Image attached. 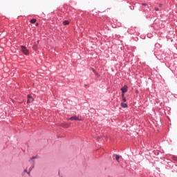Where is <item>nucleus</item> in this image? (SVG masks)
I'll return each instance as SVG.
<instances>
[{
	"label": "nucleus",
	"instance_id": "obj_18",
	"mask_svg": "<svg viewBox=\"0 0 177 177\" xmlns=\"http://www.w3.org/2000/svg\"><path fill=\"white\" fill-rule=\"evenodd\" d=\"M28 175H30V172H28Z\"/></svg>",
	"mask_w": 177,
	"mask_h": 177
},
{
	"label": "nucleus",
	"instance_id": "obj_14",
	"mask_svg": "<svg viewBox=\"0 0 177 177\" xmlns=\"http://www.w3.org/2000/svg\"><path fill=\"white\" fill-rule=\"evenodd\" d=\"M142 6H147V3H142Z\"/></svg>",
	"mask_w": 177,
	"mask_h": 177
},
{
	"label": "nucleus",
	"instance_id": "obj_10",
	"mask_svg": "<svg viewBox=\"0 0 177 177\" xmlns=\"http://www.w3.org/2000/svg\"><path fill=\"white\" fill-rule=\"evenodd\" d=\"M36 158H39L38 156H33L30 158V160H35Z\"/></svg>",
	"mask_w": 177,
	"mask_h": 177
},
{
	"label": "nucleus",
	"instance_id": "obj_16",
	"mask_svg": "<svg viewBox=\"0 0 177 177\" xmlns=\"http://www.w3.org/2000/svg\"><path fill=\"white\" fill-rule=\"evenodd\" d=\"M24 172H27V169L24 170Z\"/></svg>",
	"mask_w": 177,
	"mask_h": 177
},
{
	"label": "nucleus",
	"instance_id": "obj_13",
	"mask_svg": "<svg viewBox=\"0 0 177 177\" xmlns=\"http://www.w3.org/2000/svg\"><path fill=\"white\" fill-rule=\"evenodd\" d=\"M125 97V93H122V98Z\"/></svg>",
	"mask_w": 177,
	"mask_h": 177
},
{
	"label": "nucleus",
	"instance_id": "obj_8",
	"mask_svg": "<svg viewBox=\"0 0 177 177\" xmlns=\"http://www.w3.org/2000/svg\"><path fill=\"white\" fill-rule=\"evenodd\" d=\"M30 23L32 24H34L35 23H37V19H32L30 20Z\"/></svg>",
	"mask_w": 177,
	"mask_h": 177
},
{
	"label": "nucleus",
	"instance_id": "obj_2",
	"mask_svg": "<svg viewBox=\"0 0 177 177\" xmlns=\"http://www.w3.org/2000/svg\"><path fill=\"white\" fill-rule=\"evenodd\" d=\"M68 120H70L71 121H81V119L77 116H72L70 118H68Z\"/></svg>",
	"mask_w": 177,
	"mask_h": 177
},
{
	"label": "nucleus",
	"instance_id": "obj_15",
	"mask_svg": "<svg viewBox=\"0 0 177 177\" xmlns=\"http://www.w3.org/2000/svg\"><path fill=\"white\" fill-rule=\"evenodd\" d=\"M155 10H156L157 12H158V8H155Z\"/></svg>",
	"mask_w": 177,
	"mask_h": 177
},
{
	"label": "nucleus",
	"instance_id": "obj_5",
	"mask_svg": "<svg viewBox=\"0 0 177 177\" xmlns=\"http://www.w3.org/2000/svg\"><path fill=\"white\" fill-rule=\"evenodd\" d=\"M120 106H121V107H122V109H127V107H128V104L122 102V103L120 104Z\"/></svg>",
	"mask_w": 177,
	"mask_h": 177
},
{
	"label": "nucleus",
	"instance_id": "obj_12",
	"mask_svg": "<svg viewBox=\"0 0 177 177\" xmlns=\"http://www.w3.org/2000/svg\"><path fill=\"white\" fill-rule=\"evenodd\" d=\"M91 70H92L93 73H94V74H97L96 71H95V69L91 68Z\"/></svg>",
	"mask_w": 177,
	"mask_h": 177
},
{
	"label": "nucleus",
	"instance_id": "obj_1",
	"mask_svg": "<svg viewBox=\"0 0 177 177\" xmlns=\"http://www.w3.org/2000/svg\"><path fill=\"white\" fill-rule=\"evenodd\" d=\"M21 50L24 55H28L30 53L28 50H27V48H26V46H21Z\"/></svg>",
	"mask_w": 177,
	"mask_h": 177
},
{
	"label": "nucleus",
	"instance_id": "obj_3",
	"mask_svg": "<svg viewBox=\"0 0 177 177\" xmlns=\"http://www.w3.org/2000/svg\"><path fill=\"white\" fill-rule=\"evenodd\" d=\"M121 91L122 93H127V92H128V86L124 85L122 88H121Z\"/></svg>",
	"mask_w": 177,
	"mask_h": 177
},
{
	"label": "nucleus",
	"instance_id": "obj_6",
	"mask_svg": "<svg viewBox=\"0 0 177 177\" xmlns=\"http://www.w3.org/2000/svg\"><path fill=\"white\" fill-rule=\"evenodd\" d=\"M61 127H63L64 128H68L70 127V124H62Z\"/></svg>",
	"mask_w": 177,
	"mask_h": 177
},
{
	"label": "nucleus",
	"instance_id": "obj_7",
	"mask_svg": "<svg viewBox=\"0 0 177 177\" xmlns=\"http://www.w3.org/2000/svg\"><path fill=\"white\" fill-rule=\"evenodd\" d=\"M63 24L64 26H68V24H70V21H64Z\"/></svg>",
	"mask_w": 177,
	"mask_h": 177
},
{
	"label": "nucleus",
	"instance_id": "obj_4",
	"mask_svg": "<svg viewBox=\"0 0 177 177\" xmlns=\"http://www.w3.org/2000/svg\"><path fill=\"white\" fill-rule=\"evenodd\" d=\"M34 100V99L32 98V97L28 95V101L27 103H32V101Z\"/></svg>",
	"mask_w": 177,
	"mask_h": 177
},
{
	"label": "nucleus",
	"instance_id": "obj_17",
	"mask_svg": "<svg viewBox=\"0 0 177 177\" xmlns=\"http://www.w3.org/2000/svg\"><path fill=\"white\" fill-rule=\"evenodd\" d=\"M31 170H32V169H31V168H30L29 171H31Z\"/></svg>",
	"mask_w": 177,
	"mask_h": 177
},
{
	"label": "nucleus",
	"instance_id": "obj_11",
	"mask_svg": "<svg viewBox=\"0 0 177 177\" xmlns=\"http://www.w3.org/2000/svg\"><path fill=\"white\" fill-rule=\"evenodd\" d=\"M122 102H127V98L125 97H123L122 98Z\"/></svg>",
	"mask_w": 177,
	"mask_h": 177
},
{
	"label": "nucleus",
	"instance_id": "obj_9",
	"mask_svg": "<svg viewBox=\"0 0 177 177\" xmlns=\"http://www.w3.org/2000/svg\"><path fill=\"white\" fill-rule=\"evenodd\" d=\"M115 156V160H116V161H120V156H118V155H114Z\"/></svg>",
	"mask_w": 177,
	"mask_h": 177
}]
</instances>
